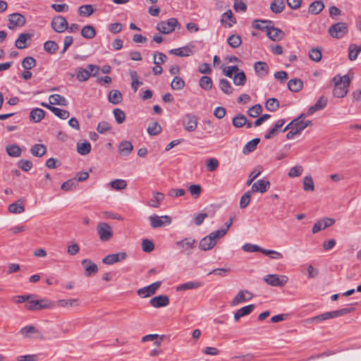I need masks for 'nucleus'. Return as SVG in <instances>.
<instances>
[{"mask_svg":"<svg viewBox=\"0 0 361 361\" xmlns=\"http://www.w3.org/2000/svg\"><path fill=\"white\" fill-rule=\"evenodd\" d=\"M333 80L334 81V87L333 94L338 98L344 97L348 92L350 84V79L348 75L343 76L336 75Z\"/></svg>","mask_w":361,"mask_h":361,"instance_id":"obj_1","label":"nucleus"},{"mask_svg":"<svg viewBox=\"0 0 361 361\" xmlns=\"http://www.w3.org/2000/svg\"><path fill=\"white\" fill-rule=\"evenodd\" d=\"M226 235L225 231H215L208 235L202 238L199 243L200 250L207 251L212 249L216 244L217 239L222 238Z\"/></svg>","mask_w":361,"mask_h":361,"instance_id":"obj_2","label":"nucleus"},{"mask_svg":"<svg viewBox=\"0 0 361 361\" xmlns=\"http://www.w3.org/2000/svg\"><path fill=\"white\" fill-rule=\"evenodd\" d=\"M353 310V307H346L343 308L338 310H334L331 312H326L323 314L317 315L315 317H312L310 319L312 322H319L322 321H324L326 319H329L331 318H336L338 317L343 316L351 312Z\"/></svg>","mask_w":361,"mask_h":361,"instance_id":"obj_3","label":"nucleus"},{"mask_svg":"<svg viewBox=\"0 0 361 361\" xmlns=\"http://www.w3.org/2000/svg\"><path fill=\"white\" fill-rule=\"evenodd\" d=\"M54 306V302L47 298H42L40 300H34V298H32L29 300V304L25 305V308L30 311H37L45 309H51Z\"/></svg>","mask_w":361,"mask_h":361,"instance_id":"obj_4","label":"nucleus"},{"mask_svg":"<svg viewBox=\"0 0 361 361\" xmlns=\"http://www.w3.org/2000/svg\"><path fill=\"white\" fill-rule=\"evenodd\" d=\"M348 25L343 22L334 23L328 30L330 36L335 39L343 38L348 33Z\"/></svg>","mask_w":361,"mask_h":361,"instance_id":"obj_5","label":"nucleus"},{"mask_svg":"<svg viewBox=\"0 0 361 361\" xmlns=\"http://www.w3.org/2000/svg\"><path fill=\"white\" fill-rule=\"evenodd\" d=\"M264 281L271 286L283 287L287 283L288 278L285 275L269 274L264 277Z\"/></svg>","mask_w":361,"mask_h":361,"instance_id":"obj_6","label":"nucleus"},{"mask_svg":"<svg viewBox=\"0 0 361 361\" xmlns=\"http://www.w3.org/2000/svg\"><path fill=\"white\" fill-rule=\"evenodd\" d=\"M178 25L176 18H171L167 21H161L157 23V29L163 34H169L172 32Z\"/></svg>","mask_w":361,"mask_h":361,"instance_id":"obj_7","label":"nucleus"},{"mask_svg":"<svg viewBox=\"0 0 361 361\" xmlns=\"http://www.w3.org/2000/svg\"><path fill=\"white\" fill-rule=\"evenodd\" d=\"M150 225L152 228H161L171 224V218L168 215L159 216L156 214L149 216Z\"/></svg>","mask_w":361,"mask_h":361,"instance_id":"obj_8","label":"nucleus"},{"mask_svg":"<svg viewBox=\"0 0 361 361\" xmlns=\"http://www.w3.org/2000/svg\"><path fill=\"white\" fill-rule=\"evenodd\" d=\"M97 231L102 241H108L113 236V231L111 226L105 222H100L97 226Z\"/></svg>","mask_w":361,"mask_h":361,"instance_id":"obj_9","label":"nucleus"},{"mask_svg":"<svg viewBox=\"0 0 361 361\" xmlns=\"http://www.w3.org/2000/svg\"><path fill=\"white\" fill-rule=\"evenodd\" d=\"M51 27L59 33H62L68 27L66 19L62 16H56L52 18Z\"/></svg>","mask_w":361,"mask_h":361,"instance_id":"obj_10","label":"nucleus"},{"mask_svg":"<svg viewBox=\"0 0 361 361\" xmlns=\"http://www.w3.org/2000/svg\"><path fill=\"white\" fill-rule=\"evenodd\" d=\"M161 285V281L154 282L149 286L138 289L137 293L142 298L149 297L157 292V290L160 288Z\"/></svg>","mask_w":361,"mask_h":361,"instance_id":"obj_11","label":"nucleus"},{"mask_svg":"<svg viewBox=\"0 0 361 361\" xmlns=\"http://www.w3.org/2000/svg\"><path fill=\"white\" fill-rule=\"evenodd\" d=\"M8 28L13 29L14 27H22L26 23L25 16L18 13H14L9 15L8 17Z\"/></svg>","mask_w":361,"mask_h":361,"instance_id":"obj_12","label":"nucleus"},{"mask_svg":"<svg viewBox=\"0 0 361 361\" xmlns=\"http://www.w3.org/2000/svg\"><path fill=\"white\" fill-rule=\"evenodd\" d=\"M195 243L196 240L194 238L190 237L177 241L176 245L180 249V252L184 253L193 249L195 247Z\"/></svg>","mask_w":361,"mask_h":361,"instance_id":"obj_13","label":"nucleus"},{"mask_svg":"<svg viewBox=\"0 0 361 361\" xmlns=\"http://www.w3.org/2000/svg\"><path fill=\"white\" fill-rule=\"evenodd\" d=\"M183 125L188 132L194 131L197 126V118L192 114H186L183 119Z\"/></svg>","mask_w":361,"mask_h":361,"instance_id":"obj_14","label":"nucleus"},{"mask_svg":"<svg viewBox=\"0 0 361 361\" xmlns=\"http://www.w3.org/2000/svg\"><path fill=\"white\" fill-rule=\"evenodd\" d=\"M266 32L267 37L274 42L281 40L285 36L284 32L281 29L275 27L271 25H269Z\"/></svg>","mask_w":361,"mask_h":361,"instance_id":"obj_15","label":"nucleus"},{"mask_svg":"<svg viewBox=\"0 0 361 361\" xmlns=\"http://www.w3.org/2000/svg\"><path fill=\"white\" fill-rule=\"evenodd\" d=\"M127 257L125 252H121L116 254H111L103 258L102 262L105 264H113L116 262L124 260Z\"/></svg>","mask_w":361,"mask_h":361,"instance_id":"obj_16","label":"nucleus"},{"mask_svg":"<svg viewBox=\"0 0 361 361\" xmlns=\"http://www.w3.org/2000/svg\"><path fill=\"white\" fill-rule=\"evenodd\" d=\"M252 297L253 295L250 291L241 290L231 301V305L235 306L239 303L250 300L252 298Z\"/></svg>","mask_w":361,"mask_h":361,"instance_id":"obj_17","label":"nucleus"},{"mask_svg":"<svg viewBox=\"0 0 361 361\" xmlns=\"http://www.w3.org/2000/svg\"><path fill=\"white\" fill-rule=\"evenodd\" d=\"M81 264L85 268V274L86 276L89 277L93 274H95L98 271V267L96 264L92 262L89 259H82L81 262Z\"/></svg>","mask_w":361,"mask_h":361,"instance_id":"obj_18","label":"nucleus"},{"mask_svg":"<svg viewBox=\"0 0 361 361\" xmlns=\"http://www.w3.org/2000/svg\"><path fill=\"white\" fill-rule=\"evenodd\" d=\"M149 304L156 308L166 307L169 304V298L167 295H160L152 298L149 301Z\"/></svg>","mask_w":361,"mask_h":361,"instance_id":"obj_19","label":"nucleus"},{"mask_svg":"<svg viewBox=\"0 0 361 361\" xmlns=\"http://www.w3.org/2000/svg\"><path fill=\"white\" fill-rule=\"evenodd\" d=\"M327 102H328V100H327L326 97H325L324 96H322L321 97H319V99L317 101V102L313 106H311L308 109L307 112V116H311L314 112L324 109L326 107V106L327 105Z\"/></svg>","mask_w":361,"mask_h":361,"instance_id":"obj_20","label":"nucleus"},{"mask_svg":"<svg viewBox=\"0 0 361 361\" xmlns=\"http://www.w3.org/2000/svg\"><path fill=\"white\" fill-rule=\"evenodd\" d=\"M8 210L12 214H21L25 212L24 200L22 198L18 199L15 202L9 204Z\"/></svg>","mask_w":361,"mask_h":361,"instance_id":"obj_21","label":"nucleus"},{"mask_svg":"<svg viewBox=\"0 0 361 361\" xmlns=\"http://www.w3.org/2000/svg\"><path fill=\"white\" fill-rule=\"evenodd\" d=\"M254 68L256 74L260 77H264L269 73V66L266 62L257 61L254 65Z\"/></svg>","mask_w":361,"mask_h":361,"instance_id":"obj_22","label":"nucleus"},{"mask_svg":"<svg viewBox=\"0 0 361 361\" xmlns=\"http://www.w3.org/2000/svg\"><path fill=\"white\" fill-rule=\"evenodd\" d=\"M269 188L270 182H254V183L252 185L251 190L249 191L251 192V193H264L267 192Z\"/></svg>","mask_w":361,"mask_h":361,"instance_id":"obj_23","label":"nucleus"},{"mask_svg":"<svg viewBox=\"0 0 361 361\" xmlns=\"http://www.w3.org/2000/svg\"><path fill=\"white\" fill-rule=\"evenodd\" d=\"M32 36V35L31 34L27 32L20 34L15 42V46L19 49L26 48L27 41L30 39Z\"/></svg>","mask_w":361,"mask_h":361,"instance_id":"obj_24","label":"nucleus"},{"mask_svg":"<svg viewBox=\"0 0 361 361\" xmlns=\"http://www.w3.org/2000/svg\"><path fill=\"white\" fill-rule=\"evenodd\" d=\"M45 111L39 108L33 109L29 115L30 120L34 123L41 121L45 116Z\"/></svg>","mask_w":361,"mask_h":361,"instance_id":"obj_25","label":"nucleus"},{"mask_svg":"<svg viewBox=\"0 0 361 361\" xmlns=\"http://www.w3.org/2000/svg\"><path fill=\"white\" fill-rule=\"evenodd\" d=\"M324 8V4L322 0H316L310 4L308 12L312 15L320 13Z\"/></svg>","mask_w":361,"mask_h":361,"instance_id":"obj_26","label":"nucleus"},{"mask_svg":"<svg viewBox=\"0 0 361 361\" xmlns=\"http://www.w3.org/2000/svg\"><path fill=\"white\" fill-rule=\"evenodd\" d=\"M49 104L51 105H59L62 106H66L68 104L67 99L59 94H54L49 96Z\"/></svg>","mask_w":361,"mask_h":361,"instance_id":"obj_27","label":"nucleus"},{"mask_svg":"<svg viewBox=\"0 0 361 361\" xmlns=\"http://www.w3.org/2000/svg\"><path fill=\"white\" fill-rule=\"evenodd\" d=\"M255 309V305L251 304L245 307H243L238 310L234 314V319L238 321L242 317L247 316L252 312Z\"/></svg>","mask_w":361,"mask_h":361,"instance_id":"obj_28","label":"nucleus"},{"mask_svg":"<svg viewBox=\"0 0 361 361\" xmlns=\"http://www.w3.org/2000/svg\"><path fill=\"white\" fill-rule=\"evenodd\" d=\"M192 48L189 47H183L178 49H173L169 51V53L173 55H176L178 56L183 57V56H189L192 54Z\"/></svg>","mask_w":361,"mask_h":361,"instance_id":"obj_29","label":"nucleus"},{"mask_svg":"<svg viewBox=\"0 0 361 361\" xmlns=\"http://www.w3.org/2000/svg\"><path fill=\"white\" fill-rule=\"evenodd\" d=\"M122 94L119 90H112L109 92L108 95V100L113 104H118L122 101Z\"/></svg>","mask_w":361,"mask_h":361,"instance_id":"obj_30","label":"nucleus"},{"mask_svg":"<svg viewBox=\"0 0 361 361\" xmlns=\"http://www.w3.org/2000/svg\"><path fill=\"white\" fill-rule=\"evenodd\" d=\"M164 198V195L159 192H153V199H151L148 202V205L149 207L154 208H158L160 205V203L163 201Z\"/></svg>","mask_w":361,"mask_h":361,"instance_id":"obj_31","label":"nucleus"},{"mask_svg":"<svg viewBox=\"0 0 361 361\" xmlns=\"http://www.w3.org/2000/svg\"><path fill=\"white\" fill-rule=\"evenodd\" d=\"M202 286V283L199 281H188L180 284L176 288V291H183L190 289H196Z\"/></svg>","mask_w":361,"mask_h":361,"instance_id":"obj_32","label":"nucleus"},{"mask_svg":"<svg viewBox=\"0 0 361 361\" xmlns=\"http://www.w3.org/2000/svg\"><path fill=\"white\" fill-rule=\"evenodd\" d=\"M133 149L132 143L129 141H122L118 145V151L123 156L128 155Z\"/></svg>","mask_w":361,"mask_h":361,"instance_id":"obj_33","label":"nucleus"},{"mask_svg":"<svg viewBox=\"0 0 361 361\" xmlns=\"http://www.w3.org/2000/svg\"><path fill=\"white\" fill-rule=\"evenodd\" d=\"M31 154L37 157H41L47 152V147L42 144H35L30 148Z\"/></svg>","mask_w":361,"mask_h":361,"instance_id":"obj_34","label":"nucleus"},{"mask_svg":"<svg viewBox=\"0 0 361 361\" xmlns=\"http://www.w3.org/2000/svg\"><path fill=\"white\" fill-rule=\"evenodd\" d=\"M302 81L298 78L291 79L288 82V88L290 91L298 92L302 88Z\"/></svg>","mask_w":361,"mask_h":361,"instance_id":"obj_35","label":"nucleus"},{"mask_svg":"<svg viewBox=\"0 0 361 361\" xmlns=\"http://www.w3.org/2000/svg\"><path fill=\"white\" fill-rule=\"evenodd\" d=\"M81 35L85 39H91L95 37L96 30L92 25H87L82 28Z\"/></svg>","mask_w":361,"mask_h":361,"instance_id":"obj_36","label":"nucleus"},{"mask_svg":"<svg viewBox=\"0 0 361 361\" xmlns=\"http://www.w3.org/2000/svg\"><path fill=\"white\" fill-rule=\"evenodd\" d=\"M285 8L283 0H273L270 4V9L274 13H281Z\"/></svg>","mask_w":361,"mask_h":361,"instance_id":"obj_37","label":"nucleus"},{"mask_svg":"<svg viewBox=\"0 0 361 361\" xmlns=\"http://www.w3.org/2000/svg\"><path fill=\"white\" fill-rule=\"evenodd\" d=\"M91 76L89 69H85L82 67H78L76 69V78L80 81L84 82L87 80Z\"/></svg>","mask_w":361,"mask_h":361,"instance_id":"obj_38","label":"nucleus"},{"mask_svg":"<svg viewBox=\"0 0 361 361\" xmlns=\"http://www.w3.org/2000/svg\"><path fill=\"white\" fill-rule=\"evenodd\" d=\"M259 142H260L259 138H255V139L249 141L244 146L243 152L245 154H248L249 153L253 152L257 148V146L259 143Z\"/></svg>","mask_w":361,"mask_h":361,"instance_id":"obj_39","label":"nucleus"},{"mask_svg":"<svg viewBox=\"0 0 361 361\" xmlns=\"http://www.w3.org/2000/svg\"><path fill=\"white\" fill-rule=\"evenodd\" d=\"M77 151L81 155H87L91 151V145L87 141L77 143Z\"/></svg>","mask_w":361,"mask_h":361,"instance_id":"obj_40","label":"nucleus"},{"mask_svg":"<svg viewBox=\"0 0 361 361\" xmlns=\"http://www.w3.org/2000/svg\"><path fill=\"white\" fill-rule=\"evenodd\" d=\"M272 24L273 22L271 20H255L252 23V27L257 30L267 31L269 25Z\"/></svg>","mask_w":361,"mask_h":361,"instance_id":"obj_41","label":"nucleus"},{"mask_svg":"<svg viewBox=\"0 0 361 361\" xmlns=\"http://www.w3.org/2000/svg\"><path fill=\"white\" fill-rule=\"evenodd\" d=\"M219 87L221 90L226 94H231L233 92V88L231 82L224 78L219 80Z\"/></svg>","mask_w":361,"mask_h":361,"instance_id":"obj_42","label":"nucleus"},{"mask_svg":"<svg viewBox=\"0 0 361 361\" xmlns=\"http://www.w3.org/2000/svg\"><path fill=\"white\" fill-rule=\"evenodd\" d=\"M7 154L12 157H19L21 154V149L17 145H8L6 147Z\"/></svg>","mask_w":361,"mask_h":361,"instance_id":"obj_43","label":"nucleus"},{"mask_svg":"<svg viewBox=\"0 0 361 361\" xmlns=\"http://www.w3.org/2000/svg\"><path fill=\"white\" fill-rule=\"evenodd\" d=\"M199 85L204 90H210L212 88V80L209 76H202L199 80Z\"/></svg>","mask_w":361,"mask_h":361,"instance_id":"obj_44","label":"nucleus"},{"mask_svg":"<svg viewBox=\"0 0 361 361\" xmlns=\"http://www.w3.org/2000/svg\"><path fill=\"white\" fill-rule=\"evenodd\" d=\"M360 51L361 47L353 44H350L348 47V59L350 61H355Z\"/></svg>","mask_w":361,"mask_h":361,"instance_id":"obj_45","label":"nucleus"},{"mask_svg":"<svg viewBox=\"0 0 361 361\" xmlns=\"http://www.w3.org/2000/svg\"><path fill=\"white\" fill-rule=\"evenodd\" d=\"M59 49V45L57 43L52 40H49L44 42V49L45 51L50 54H54Z\"/></svg>","mask_w":361,"mask_h":361,"instance_id":"obj_46","label":"nucleus"},{"mask_svg":"<svg viewBox=\"0 0 361 361\" xmlns=\"http://www.w3.org/2000/svg\"><path fill=\"white\" fill-rule=\"evenodd\" d=\"M247 122V118L243 114H238L233 117L232 124L235 128H242L245 126Z\"/></svg>","mask_w":361,"mask_h":361,"instance_id":"obj_47","label":"nucleus"},{"mask_svg":"<svg viewBox=\"0 0 361 361\" xmlns=\"http://www.w3.org/2000/svg\"><path fill=\"white\" fill-rule=\"evenodd\" d=\"M233 83L237 86H243L245 84L247 78L245 73L241 71L237 74H235L233 78Z\"/></svg>","mask_w":361,"mask_h":361,"instance_id":"obj_48","label":"nucleus"},{"mask_svg":"<svg viewBox=\"0 0 361 361\" xmlns=\"http://www.w3.org/2000/svg\"><path fill=\"white\" fill-rule=\"evenodd\" d=\"M306 115L305 114H301L298 118H295L297 121L295 122V127L293 129L298 133H300L305 128V125H304L303 119L305 118Z\"/></svg>","mask_w":361,"mask_h":361,"instance_id":"obj_49","label":"nucleus"},{"mask_svg":"<svg viewBox=\"0 0 361 361\" xmlns=\"http://www.w3.org/2000/svg\"><path fill=\"white\" fill-rule=\"evenodd\" d=\"M228 44L232 47V48H238L240 46L242 43L241 37L240 35L234 34L231 35L227 39Z\"/></svg>","mask_w":361,"mask_h":361,"instance_id":"obj_50","label":"nucleus"},{"mask_svg":"<svg viewBox=\"0 0 361 361\" xmlns=\"http://www.w3.org/2000/svg\"><path fill=\"white\" fill-rule=\"evenodd\" d=\"M37 61L32 56H26L22 61V66L25 70H30L36 66Z\"/></svg>","mask_w":361,"mask_h":361,"instance_id":"obj_51","label":"nucleus"},{"mask_svg":"<svg viewBox=\"0 0 361 361\" xmlns=\"http://www.w3.org/2000/svg\"><path fill=\"white\" fill-rule=\"evenodd\" d=\"M161 132V127L157 121L149 123L147 128V133L151 135H157Z\"/></svg>","mask_w":361,"mask_h":361,"instance_id":"obj_52","label":"nucleus"},{"mask_svg":"<svg viewBox=\"0 0 361 361\" xmlns=\"http://www.w3.org/2000/svg\"><path fill=\"white\" fill-rule=\"evenodd\" d=\"M50 111L61 119H66L69 117L70 113L67 110L61 109L57 107L50 108Z\"/></svg>","mask_w":361,"mask_h":361,"instance_id":"obj_53","label":"nucleus"},{"mask_svg":"<svg viewBox=\"0 0 361 361\" xmlns=\"http://www.w3.org/2000/svg\"><path fill=\"white\" fill-rule=\"evenodd\" d=\"M184 87V80L178 76H175L171 83V87L174 90H180L183 89Z\"/></svg>","mask_w":361,"mask_h":361,"instance_id":"obj_54","label":"nucleus"},{"mask_svg":"<svg viewBox=\"0 0 361 361\" xmlns=\"http://www.w3.org/2000/svg\"><path fill=\"white\" fill-rule=\"evenodd\" d=\"M279 107V102L276 98L269 99L265 104V108L269 111H275Z\"/></svg>","mask_w":361,"mask_h":361,"instance_id":"obj_55","label":"nucleus"},{"mask_svg":"<svg viewBox=\"0 0 361 361\" xmlns=\"http://www.w3.org/2000/svg\"><path fill=\"white\" fill-rule=\"evenodd\" d=\"M94 12L92 5H82L78 9V13L82 16H90Z\"/></svg>","mask_w":361,"mask_h":361,"instance_id":"obj_56","label":"nucleus"},{"mask_svg":"<svg viewBox=\"0 0 361 361\" xmlns=\"http://www.w3.org/2000/svg\"><path fill=\"white\" fill-rule=\"evenodd\" d=\"M228 20L230 21V23H228V27H231L233 23H235V18L231 10L226 11L221 16V21L222 23H226Z\"/></svg>","mask_w":361,"mask_h":361,"instance_id":"obj_57","label":"nucleus"},{"mask_svg":"<svg viewBox=\"0 0 361 361\" xmlns=\"http://www.w3.org/2000/svg\"><path fill=\"white\" fill-rule=\"evenodd\" d=\"M251 195V192L248 190L241 197L240 200V207L241 209H245L249 205L250 202Z\"/></svg>","mask_w":361,"mask_h":361,"instance_id":"obj_58","label":"nucleus"},{"mask_svg":"<svg viewBox=\"0 0 361 361\" xmlns=\"http://www.w3.org/2000/svg\"><path fill=\"white\" fill-rule=\"evenodd\" d=\"M262 108L260 104H255L250 107L247 111V114L250 117L256 118L262 113Z\"/></svg>","mask_w":361,"mask_h":361,"instance_id":"obj_59","label":"nucleus"},{"mask_svg":"<svg viewBox=\"0 0 361 361\" xmlns=\"http://www.w3.org/2000/svg\"><path fill=\"white\" fill-rule=\"evenodd\" d=\"M115 119L118 124L123 123L126 120L124 111L120 109H115L113 111Z\"/></svg>","mask_w":361,"mask_h":361,"instance_id":"obj_60","label":"nucleus"},{"mask_svg":"<svg viewBox=\"0 0 361 361\" xmlns=\"http://www.w3.org/2000/svg\"><path fill=\"white\" fill-rule=\"evenodd\" d=\"M310 58L316 62H319L322 59V51L319 49L313 48L309 52Z\"/></svg>","mask_w":361,"mask_h":361,"instance_id":"obj_61","label":"nucleus"},{"mask_svg":"<svg viewBox=\"0 0 361 361\" xmlns=\"http://www.w3.org/2000/svg\"><path fill=\"white\" fill-rule=\"evenodd\" d=\"M142 249L145 252H151L154 249V244L151 240L144 239L142 242Z\"/></svg>","mask_w":361,"mask_h":361,"instance_id":"obj_62","label":"nucleus"},{"mask_svg":"<svg viewBox=\"0 0 361 361\" xmlns=\"http://www.w3.org/2000/svg\"><path fill=\"white\" fill-rule=\"evenodd\" d=\"M78 182H63L61 189L64 192L75 190L77 188Z\"/></svg>","mask_w":361,"mask_h":361,"instance_id":"obj_63","label":"nucleus"},{"mask_svg":"<svg viewBox=\"0 0 361 361\" xmlns=\"http://www.w3.org/2000/svg\"><path fill=\"white\" fill-rule=\"evenodd\" d=\"M167 56L166 54L161 52H155L154 54V61L153 63L155 65H160L166 61Z\"/></svg>","mask_w":361,"mask_h":361,"instance_id":"obj_64","label":"nucleus"}]
</instances>
